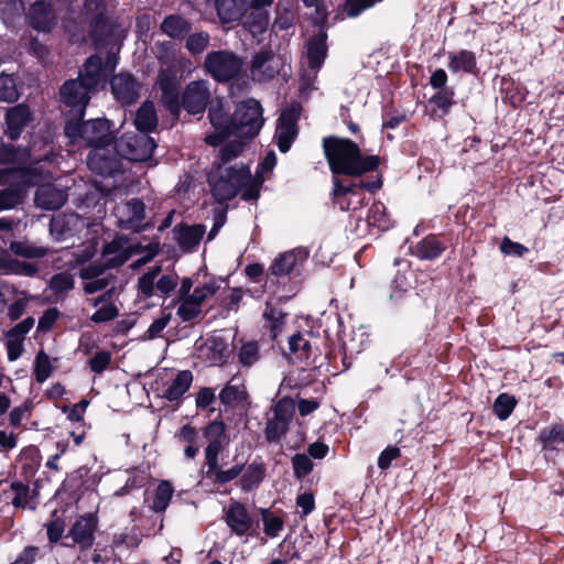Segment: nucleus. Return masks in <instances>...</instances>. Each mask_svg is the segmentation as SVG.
Wrapping results in <instances>:
<instances>
[{
	"instance_id": "1",
	"label": "nucleus",
	"mask_w": 564,
	"mask_h": 564,
	"mask_svg": "<svg viewBox=\"0 0 564 564\" xmlns=\"http://www.w3.org/2000/svg\"><path fill=\"white\" fill-rule=\"evenodd\" d=\"M241 141H230L220 149L221 164L214 167L208 175L213 196L219 203L232 199L238 193L245 200L257 199L263 178L252 177L249 167L242 163L228 165L229 161L242 151Z\"/></svg>"
},
{
	"instance_id": "2",
	"label": "nucleus",
	"mask_w": 564,
	"mask_h": 564,
	"mask_svg": "<svg viewBox=\"0 0 564 564\" xmlns=\"http://www.w3.org/2000/svg\"><path fill=\"white\" fill-rule=\"evenodd\" d=\"M68 138L83 139L91 148L87 156L89 170L101 176H113L120 171L118 158L112 155V130L107 119H94L85 122H68L65 127Z\"/></svg>"
},
{
	"instance_id": "3",
	"label": "nucleus",
	"mask_w": 564,
	"mask_h": 564,
	"mask_svg": "<svg viewBox=\"0 0 564 564\" xmlns=\"http://www.w3.org/2000/svg\"><path fill=\"white\" fill-rule=\"evenodd\" d=\"M323 149L333 174L360 176L379 164L377 155L364 156L359 147L346 138H324Z\"/></svg>"
},
{
	"instance_id": "4",
	"label": "nucleus",
	"mask_w": 564,
	"mask_h": 564,
	"mask_svg": "<svg viewBox=\"0 0 564 564\" xmlns=\"http://www.w3.org/2000/svg\"><path fill=\"white\" fill-rule=\"evenodd\" d=\"M105 77L101 57L90 56L80 70L78 79H70L62 86V101L82 117L90 94L97 90Z\"/></svg>"
},
{
	"instance_id": "5",
	"label": "nucleus",
	"mask_w": 564,
	"mask_h": 564,
	"mask_svg": "<svg viewBox=\"0 0 564 564\" xmlns=\"http://www.w3.org/2000/svg\"><path fill=\"white\" fill-rule=\"evenodd\" d=\"M193 289L191 278H184L177 292V316L183 322H191L197 318L203 312V304L215 295L219 289L215 280H209Z\"/></svg>"
},
{
	"instance_id": "6",
	"label": "nucleus",
	"mask_w": 564,
	"mask_h": 564,
	"mask_svg": "<svg viewBox=\"0 0 564 564\" xmlns=\"http://www.w3.org/2000/svg\"><path fill=\"white\" fill-rule=\"evenodd\" d=\"M0 184L8 187L0 191V212L10 209L20 204L30 185H35V176L24 169L0 170Z\"/></svg>"
},
{
	"instance_id": "7",
	"label": "nucleus",
	"mask_w": 564,
	"mask_h": 564,
	"mask_svg": "<svg viewBox=\"0 0 564 564\" xmlns=\"http://www.w3.org/2000/svg\"><path fill=\"white\" fill-rule=\"evenodd\" d=\"M232 133L238 139L256 137L262 124V108L256 99H248L237 105L230 119Z\"/></svg>"
},
{
	"instance_id": "8",
	"label": "nucleus",
	"mask_w": 564,
	"mask_h": 564,
	"mask_svg": "<svg viewBox=\"0 0 564 564\" xmlns=\"http://www.w3.org/2000/svg\"><path fill=\"white\" fill-rule=\"evenodd\" d=\"M155 147V141L145 133L124 132L112 147V155L117 158L118 154L129 161H147Z\"/></svg>"
},
{
	"instance_id": "9",
	"label": "nucleus",
	"mask_w": 564,
	"mask_h": 564,
	"mask_svg": "<svg viewBox=\"0 0 564 564\" xmlns=\"http://www.w3.org/2000/svg\"><path fill=\"white\" fill-rule=\"evenodd\" d=\"M178 276L174 273H162L160 265H155L143 273L138 280V299H149L159 293L162 297L169 296L177 286Z\"/></svg>"
},
{
	"instance_id": "10",
	"label": "nucleus",
	"mask_w": 564,
	"mask_h": 564,
	"mask_svg": "<svg viewBox=\"0 0 564 564\" xmlns=\"http://www.w3.org/2000/svg\"><path fill=\"white\" fill-rule=\"evenodd\" d=\"M241 57L229 51H215L206 55L204 67L217 82H228L242 69Z\"/></svg>"
},
{
	"instance_id": "11",
	"label": "nucleus",
	"mask_w": 564,
	"mask_h": 564,
	"mask_svg": "<svg viewBox=\"0 0 564 564\" xmlns=\"http://www.w3.org/2000/svg\"><path fill=\"white\" fill-rule=\"evenodd\" d=\"M333 194L335 197V204L341 210L357 209L362 205L364 198L359 192L361 188L368 191H375L381 186L380 181L372 183L360 182L359 184H352L349 186L344 185L338 178L333 181Z\"/></svg>"
},
{
	"instance_id": "12",
	"label": "nucleus",
	"mask_w": 564,
	"mask_h": 564,
	"mask_svg": "<svg viewBox=\"0 0 564 564\" xmlns=\"http://www.w3.org/2000/svg\"><path fill=\"white\" fill-rule=\"evenodd\" d=\"M178 83V67L160 68L156 86L161 91L162 102L174 116L180 112Z\"/></svg>"
},
{
	"instance_id": "13",
	"label": "nucleus",
	"mask_w": 564,
	"mask_h": 564,
	"mask_svg": "<svg viewBox=\"0 0 564 564\" xmlns=\"http://www.w3.org/2000/svg\"><path fill=\"white\" fill-rule=\"evenodd\" d=\"M53 148L50 142H34L28 151L19 152L11 144L0 140V163H12L25 159L34 162L51 160Z\"/></svg>"
},
{
	"instance_id": "14",
	"label": "nucleus",
	"mask_w": 564,
	"mask_h": 564,
	"mask_svg": "<svg viewBox=\"0 0 564 564\" xmlns=\"http://www.w3.org/2000/svg\"><path fill=\"white\" fill-rule=\"evenodd\" d=\"M308 332H294L286 336V345L281 344L282 354L292 362H310L315 350Z\"/></svg>"
},
{
	"instance_id": "15",
	"label": "nucleus",
	"mask_w": 564,
	"mask_h": 564,
	"mask_svg": "<svg viewBox=\"0 0 564 564\" xmlns=\"http://www.w3.org/2000/svg\"><path fill=\"white\" fill-rule=\"evenodd\" d=\"M210 99L209 84L206 80H194L186 85L182 95L183 108L192 115L205 110Z\"/></svg>"
},
{
	"instance_id": "16",
	"label": "nucleus",
	"mask_w": 564,
	"mask_h": 564,
	"mask_svg": "<svg viewBox=\"0 0 564 564\" xmlns=\"http://www.w3.org/2000/svg\"><path fill=\"white\" fill-rule=\"evenodd\" d=\"M326 35L324 33H319L313 36L307 42V59L308 65L312 70V75L302 76L301 88L303 90L313 89V82L316 77V73L322 66L326 57Z\"/></svg>"
},
{
	"instance_id": "17",
	"label": "nucleus",
	"mask_w": 564,
	"mask_h": 564,
	"mask_svg": "<svg viewBox=\"0 0 564 564\" xmlns=\"http://www.w3.org/2000/svg\"><path fill=\"white\" fill-rule=\"evenodd\" d=\"M209 121L215 129L214 133L206 135V142L210 145H217L226 138L234 135L232 126L230 122L231 117L225 111L221 101L213 104L208 112Z\"/></svg>"
},
{
	"instance_id": "18",
	"label": "nucleus",
	"mask_w": 564,
	"mask_h": 564,
	"mask_svg": "<svg viewBox=\"0 0 564 564\" xmlns=\"http://www.w3.org/2000/svg\"><path fill=\"white\" fill-rule=\"evenodd\" d=\"M273 0H251L248 2V10L243 26L253 35L263 33L269 26V11Z\"/></svg>"
},
{
	"instance_id": "19",
	"label": "nucleus",
	"mask_w": 564,
	"mask_h": 564,
	"mask_svg": "<svg viewBox=\"0 0 564 564\" xmlns=\"http://www.w3.org/2000/svg\"><path fill=\"white\" fill-rule=\"evenodd\" d=\"M281 72V59L270 51H261L251 62V76L254 80L267 82Z\"/></svg>"
},
{
	"instance_id": "20",
	"label": "nucleus",
	"mask_w": 564,
	"mask_h": 564,
	"mask_svg": "<svg viewBox=\"0 0 564 564\" xmlns=\"http://www.w3.org/2000/svg\"><path fill=\"white\" fill-rule=\"evenodd\" d=\"M299 111L295 108L283 111L278 120L275 139L281 152L289 151L297 134L296 120Z\"/></svg>"
},
{
	"instance_id": "21",
	"label": "nucleus",
	"mask_w": 564,
	"mask_h": 564,
	"mask_svg": "<svg viewBox=\"0 0 564 564\" xmlns=\"http://www.w3.org/2000/svg\"><path fill=\"white\" fill-rule=\"evenodd\" d=\"M34 319L28 317L11 328L7 335V354L10 361L19 359L24 351V339L26 334L32 329Z\"/></svg>"
},
{
	"instance_id": "22",
	"label": "nucleus",
	"mask_w": 564,
	"mask_h": 564,
	"mask_svg": "<svg viewBox=\"0 0 564 564\" xmlns=\"http://www.w3.org/2000/svg\"><path fill=\"white\" fill-rule=\"evenodd\" d=\"M80 279L85 293L94 294L109 286L112 281L111 273L99 265L89 264L80 270Z\"/></svg>"
},
{
	"instance_id": "23",
	"label": "nucleus",
	"mask_w": 564,
	"mask_h": 564,
	"mask_svg": "<svg viewBox=\"0 0 564 564\" xmlns=\"http://www.w3.org/2000/svg\"><path fill=\"white\" fill-rule=\"evenodd\" d=\"M139 84L128 73H120L111 79V90L115 98L123 105L134 102L139 97Z\"/></svg>"
},
{
	"instance_id": "24",
	"label": "nucleus",
	"mask_w": 564,
	"mask_h": 564,
	"mask_svg": "<svg viewBox=\"0 0 564 564\" xmlns=\"http://www.w3.org/2000/svg\"><path fill=\"white\" fill-rule=\"evenodd\" d=\"M115 215L123 228L137 229L144 218V204L139 199H131L116 206Z\"/></svg>"
},
{
	"instance_id": "25",
	"label": "nucleus",
	"mask_w": 564,
	"mask_h": 564,
	"mask_svg": "<svg viewBox=\"0 0 564 564\" xmlns=\"http://www.w3.org/2000/svg\"><path fill=\"white\" fill-rule=\"evenodd\" d=\"M31 120L32 115L26 106L18 105L10 108L6 113V135L10 140H17Z\"/></svg>"
},
{
	"instance_id": "26",
	"label": "nucleus",
	"mask_w": 564,
	"mask_h": 564,
	"mask_svg": "<svg viewBox=\"0 0 564 564\" xmlns=\"http://www.w3.org/2000/svg\"><path fill=\"white\" fill-rule=\"evenodd\" d=\"M55 13L44 0L35 2L29 12L30 24L42 32H48L55 24Z\"/></svg>"
},
{
	"instance_id": "27",
	"label": "nucleus",
	"mask_w": 564,
	"mask_h": 564,
	"mask_svg": "<svg viewBox=\"0 0 564 564\" xmlns=\"http://www.w3.org/2000/svg\"><path fill=\"white\" fill-rule=\"evenodd\" d=\"M96 518L93 514L80 517L72 527L69 535L83 549L91 546L96 530Z\"/></svg>"
},
{
	"instance_id": "28",
	"label": "nucleus",
	"mask_w": 564,
	"mask_h": 564,
	"mask_svg": "<svg viewBox=\"0 0 564 564\" xmlns=\"http://www.w3.org/2000/svg\"><path fill=\"white\" fill-rule=\"evenodd\" d=\"M229 355L227 343L220 336H212L199 347V357L210 365H220Z\"/></svg>"
},
{
	"instance_id": "29",
	"label": "nucleus",
	"mask_w": 564,
	"mask_h": 564,
	"mask_svg": "<svg viewBox=\"0 0 564 564\" xmlns=\"http://www.w3.org/2000/svg\"><path fill=\"white\" fill-rule=\"evenodd\" d=\"M65 191L52 184L41 185L35 194V203L39 207L53 210L62 207L66 202Z\"/></svg>"
},
{
	"instance_id": "30",
	"label": "nucleus",
	"mask_w": 564,
	"mask_h": 564,
	"mask_svg": "<svg viewBox=\"0 0 564 564\" xmlns=\"http://www.w3.org/2000/svg\"><path fill=\"white\" fill-rule=\"evenodd\" d=\"M216 8L221 23H230L248 13V0H216Z\"/></svg>"
},
{
	"instance_id": "31",
	"label": "nucleus",
	"mask_w": 564,
	"mask_h": 564,
	"mask_svg": "<svg viewBox=\"0 0 564 564\" xmlns=\"http://www.w3.org/2000/svg\"><path fill=\"white\" fill-rule=\"evenodd\" d=\"M226 521L231 530L239 535L247 533L252 524L246 508L238 502L229 506L226 512Z\"/></svg>"
},
{
	"instance_id": "32",
	"label": "nucleus",
	"mask_w": 564,
	"mask_h": 564,
	"mask_svg": "<svg viewBox=\"0 0 564 564\" xmlns=\"http://www.w3.org/2000/svg\"><path fill=\"white\" fill-rule=\"evenodd\" d=\"M205 226L183 225L175 228L176 240L184 251L194 250L203 239Z\"/></svg>"
},
{
	"instance_id": "33",
	"label": "nucleus",
	"mask_w": 564,
	"mask_h": 564,
	"mask_svg": "<svg viewBox=\"0 0 564 564\" xmlns=\"http://www.w3.org/2000/svg\"><path fill=\"white\" fill-rule=\"evenodd\" d=\"M305 258V254L301 250H291L280 254L272 265L270 272L273 275H286L301 263Z\"/></svg>"
},
{
	"instance_id": "34",
	"label": "nucleus",
	"mask_w": 564,
	"mask_h": 564,
	"mask_svg": "<svg viewBox=\"0 0 564 564\" xmlns=\"http://www.w3.org/2000/svg\"><path fill=\"white\" fill-rule=\"evenodd\" d=\"M134 126L140 133L154 130L158 126V116L154 105L151 101H144L138 109L134 118Z\"/></svg>"
},
{
	"instance_id": "35",
	"label": "nucleus",
	"mask_w": 564,
	"mask_h": 564,
	"mask_svg": "<svg viewBox=\"0 0 564 564\" xmlns=\"http://www.w3.org/2000/svg\"><path fill=\"white\" fill-rule=\"evenodd\" d=\"M193 381V375L188 370L180 371L169 387L165 389L163 395L169 401L180 400L184 393L189 389Z\"/></svg>"
},
{
	"instance_id": "36",
	"label": "nucleus",
	"mask_w": 564,
	"mask_h": 564,
	"mask_svg": "<svg viewBox=\"0 0 564 564\" xmlns=\"http://www.w3.org/2000/svg\"><path fill=\"white\" fill-rule=\"evenodd\" d=\"M247 397L246 387L238 377L231 378L227 386L220 391L219 399L226 405H234L243 401Z\"/></svg>"
},
{
	"instance_id": "37",
	"label": "nucleus",
	"mask_w": 564,
	"mask_h": 564,
	"mask_svg": "<svg viewBox=\"0 0 564 564\" xmlns=\"http://www.w3.org/2000/svg\"><path fill=\"white\" fill-rule=\"evenodd\" d=\"M448 58V69L452 73H470L476 67V57L470 51L462 50L449 53Z\"/></svg>"
},
{
	"instance_id": "38",
	"label": "nucleus",
	"mask_w": 564,
	"mask_h": 564,
	"mask_svg": "<svg viewBox=\"0 0 564 564\" xmlns=\"http://www.w3.org/2000/svg\"><path fill=\"white\" fill-rule=\"evenodd\" d=\"M161 30L172 39H182L191 31V23L181 15L171 14L161 23Z\"/></svg>"
},
{
	"instance_id": "39",
	"label": "nucleus",
	"mask_w": 564,
	"mask_h": 564,
	"mask_svg": "<svg viewBox=\"0 0 564 564\" xmlns=\"http://www.w3.org/2000/svg\"><path fill=\"white\" fill-rule=\"evenodd\" d=\"M77 221H79L77 215L54 217L50 224V232L56 241L66 240L72 236L70 226L76 225Z\"/></svg>"
},
{
	"instance_id": "40",
	"label": "nucleus",
	"mask_w": 564,
	"mask_h": 564,
	"mask_svg": "<svg viewBox=\"0 0 564 564\" xmlns=\"http://www.w3.org/2000/svg\"><path fill=\"white\" fill-rule=\"evenodd\" d=\"M264 465L260 462H252L241 476L240 485L242 490L250 491L257 488L264 477Z\"/></svg>"
},
{
	"instance_id": "41",
	"label": "nucleus",
	"mask_w": 564,
	"mask_h": 564,
	"mask_svg": "<svg viewBox=\"0 0 564 564\" xmlns=\"http://www.w3.org/2000/svg\"><path fill=\"white\" fill-rule=\"evenodd\" d=\"M236 349L237 359L245 368L251 367L260 359L259 346L256 341H240Z\"/></svg>"
},
{
	"instance_id": "42",
	"label": "nucleus",
	"mask_w": 564,
	"mask_h": 564,
	"mask_svg": "<svg viewBox=\"0 0 564 564\" xmlns=\"http://www.w3.org/2000/svg\"><path fill=\"white\" fill-rule=\"evenodd\" d=\"M174 492V488L167 480H162L154 492V498L152 502V510L155 512H163L167 508L172 496Z\"/></svg>"
},
{
	"instance_id": "43",
	"label": "nucleus",
	"mask_w": 564,
	"mask_h": 564,
	"mask_svg": "<svg viewBox=\"0 0 564 564\" xmlns=\"http://www.w3.org/2000/svg\"><path fill=\"white\" fill-rule=\"evenodd\" d=\"M156 57L160 63V68H171L180 66V58L171 42H162L156 45Z\"/></svg>"
},
{
	"instance_id": "44",
	"label": "nucleus",
	"mask_w": 564,
	"mask_h": 564,
	"mask_svg": "<svg viewBox=\"0 0 564 564\" xmlns=\"http://www.w3.org/2000/svg\"><path fill=\"white\" fill-rule=\"evenodd\" d=\"M443 249L444 248L440 245L436 238L429 237L417 243L415 253L421 259L432 260L437 258L442 253Z\"/></svg>"
},
{
	"instance_id": "45",
	"label": "nucleus",
	"mask_w": 564,
	"mask_h": 564,
	"mask_svg": "<svg viewBox=\"0 0 564 564\" xmlns=\"http://www.w3.org/2000/svg\"><path fill=\"white\" fill-rule=\"evenodd\" d=\"M19 97L14 77L4 72L0 73V100L12 102Z\"/></svg>"
},
{
	"instance_id": "46",
	"label": "nucleus",
	"mask_w": 564,
	"mask_h": 564,
	"mask_svg": "<svg viewBox=\"0 0 564 564\" xmlns=\"http://www.w3.org/2000/svg\"><path fill=\"white\" fill-rule=\"evenodd\" d=\"M368 224L380 230H387L390 227V219L386 212V206L381 203H375L368 213Z\"/></svg>"
},
{
	"instance_id": "47",
	"label": "nucleus",
	"mask_w": 564,
	"mask_h": 564,
	"mask_svg": "<svg viewBox=\"0 0 564 564\" xmlns=\"http://www.w3.org/2000/svg\"><path fill=\"white\" fill-rule=\"evenodd\" d=\"M11 251L24 258H42L46 254L44 247H36L26 241H14L10 245Z\"/></svg>"
},
{
	"instance_id": "48",
	"label": "nucleus",
	"mask_w": 564,
	"mask_h": 564,
	"mask_svg": "<svg viewBox=\"0 0 564 564\" xmlns=\"http://www.w3.org/2000/svg\"><path fill=\"white\" fill-rule=\"evenodd\" d=\"M105 12V4L102 0H86L85 11L82 14V19L89 24H96L100 22Z\"/></svg>"
},
{
	"instance_id": "49",
	"label": "nucleus",
	"mask_w": 564,
	"mask_h": 564,
	"mask_svg": "<svg viewBox=\"0 0 564 564\" xmlns=\"http://www.w3.org/2000/svg\"><path fill=\"white\" fill-rule=\"evenodd\" d=\"M75 281L73 274L68 272H62L54 274L50 280V289L55 294H65L74 288Z\"/></svg>"
},
{
	"instance_id": "50",
	"label": "nucleus",
	"mask_w": 564,
	"mask_h": 564,
	"mask_svg": "<svg viewBox=\"0 0 564 564\" xmlns=\"http://www.w3.org/2000/svg\"><path fill=\"white\" fill-rule=\"evenodd\" d=\"M52 372L50 357L40 350L34 360V376L37 382L42 383L48 379Z\"/></svg>"
},
{
	"instance_id": "51",
	"label": "nucleus",
	"mask_w": 564,
	"mask_h": 564,
	"mask_svg": "<svg viewBox=\"0 0 564 564\" xmlns=\"http://www.w3.org/2000/svg\"><path fill=\"white\" fill-rule=\"evenodd\" d=\"M516 399L507 393L498 395L494 403V412L500 420H506L516 406Z\"/></svg>"
},
{
	"instance_id": "52",
	"label": "nucleus",
	"mask_w": 564,
	"mask_h": 564,
	"mask_svg": "<svg viewBox=\"0 0 564 564\" xmlns=\"http://www.w3.org/2000/svg\"><path fill=\"white\" fill-rule=\"evenodd\" d=\"M209 41L207 32H196L187 37L185 46L192 54H200L207 48Z\"/></svg>"
},
{
	"instance_id": "53",
	"label": "nucleus",
	"mask_w": 564,
	"mask_h": 564,
	"mask_svg": "<svg viewBox=\"0 0 564 564\" xmlns=\"http://www.w3.org/2000/svg\"><path fill=\"white\" fill-rule=\"evenodd\" d=\"M289 423L279 419H270L265 426V437L268 441L280 440L288 431Z\"/></svg>"
},
{
	"instance_id": "54",
	"label": "nucleus",
	"mask_w": 564,
	"mask_h": 564,
	"mask_svg": "<svg viewBox=\"0 0 564 564\" xmlns=\"http://www.w3.org/2000/svg\"><path fill=\"white\" fill-rule=\"evenodd\" d=\"M264 315L271 318L272 338L279 346H281L282 340L280 338L283 335V329L286 324V316L282 313H275L273 311H271L270 315L268 312H265Z\"/></svg>"
},
{
	"instance_id": "55",
	"label": "nucleus",
	"mask_w": 564,
	"mask_h": 564,
	"mask_svg": "<svg viewBox=\"0 0 564 564\" xmlns=\"http://www.w3.org/2000/svg\"><path fill=\"white\" fill-rule=\"evenodd\" d=\"M262 520L264 525V532L267 535L271 538L278 536L280 531L283 529V520L279 517L271 514L267 510L262 512Z\"/></svg>"
},
{
	"instance_id": "56",
	"label": "nucleus",
	"mask_w": 564,
	"mask_h": 564,
	"mask_svg": "<svg viewBox=\"0 0 564 564\" xmlns=\"http://www.w3.org/2000/svg\"><path fill=\"white\" fill-rule=\"evenodd\" d=\"M241 471H242V465L237 464L226 470H219L216 468L214 470V473H212V475L208 477L212 478L214 480V482L223 485V484H226V482H229V481L236 479L241 474Z\"/></svg>"
},
{
	"instance_id": "57",
	"label": "nucleus",
	"mask_w": 564,
	"mask_h": 564,
	"mask_svg": "<svg viewBox=\"0 0 564 564\" xmlns=\"http://www.w3.org/2000/svg\"><path fill=\"white\" fill-rule=\"evenodd\" d=\"M293 469L297 478H303L308 475L313 469V463L311 458L305 454H296L293 459Z\"/></svg>"
},
{
	"instance_id": "58",
	"label": "nucleus",
	"mask_w": 564,
	"mask_h": 564,
	"mask_svg": "<svg viewBox=\"0 0 564 564\" xmlns=\"http://www.w3.org/2000/svg\"><path fill=\"white\" fill-rule=\"evenodd\" d=\"M221 448V442H208L205 449V458L207 464L206 476H210L217 467V458Z\"/></svg>"
},
{
	"instance_id": "59",
	"label": "nucleus",
	"mask_w": 564,
	"mask_h": 564,
	"mask_svg": "<svg viewBox=\"0 0 564 564\" xmlns=\"http://www.w3.org/2000/svg\"><path fill=\"white\" fill-rule=\"evenodd\" d=\"M431 102L442 110L443 113H447L453 105V91L443 89L432 97Z\"/></svg>"
},
{
	"instance_id": "60",
	"label": "nucleus",
	"mask_w": 564,
	"mask_h": 564,
	"mask_svg": "<svg viewBox=\"0 0 564 564\" xmlns=\"http://www.w3.org/2000/svg\"><path fill=\"white\" fill-rule=\"evenodd\" d=\"M400 448L397 446H388L383 449L378 457V467L386 470L391 466V463L400 456Z\"/></svg>"
},
{
	"instance_id": "61",
	"label": "nucleus",
	"mask_w": 564,
	"mask_h": 564,
	"mask_svg": "<svg viewBox=\"0 0 564 564\" xmlns=\"http://www.w3.org/2000/svg\"><path fill=\"white\" fill-rule=\"evenodd\" d=\"M172 317V314L163 313L161 317L152 322L147 330L148 338L153 339L160 336L163 329L167 326Z\"/></svg>"
},
{
	"instance_id": "62",
	"label": "nucleus",
	"mask_w": 564,
	"mask_h": 564,
	"mask_svg": "<svg viewBox=\"0 0 564 564\" xmlns=\"http://www.w3.org/2000/svg\"><path fill=\"white\" fill-rule=\"evenodd\" d=\"M118 315V310L113 304H106L98 308L91 316L95 323H105L112 321Z\"/></svg>"
},
{
	"instance_id": "63",
	"label": "nucleus",
	"mask_w": 564,
	"mask_h": 564,
	"mask_svg": "<svg viewBox=\"0 0 564 564\" xmlns=\"http://www.w3.org/2000/svg\"><path fill=\"white\" fill-rule=\"evenodd\" d=\"M544 446H552L555 442H564V426L555 425L541 433Z\"/></svg>"
},
{
	"instance_id": "64",
	"label": "nucleus",
	"mask_w": 564,
	"mask_h": 564,
	"mask_svg": "<svg viewBox=\"0 0 564 564\" xmlns=\"http://www.w3.org/2000/svg\"><path fill=\"white\" fill-rule=\"evenodd\" d=\"M293 414V404L290 400H280L273 409V417L290 422Z\"/></svg>"
}]
</instances>
